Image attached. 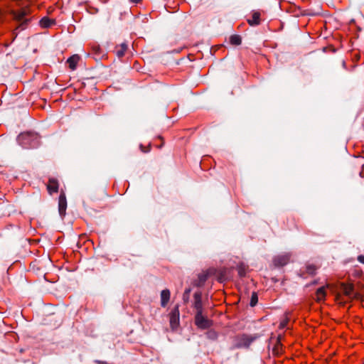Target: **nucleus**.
<instances>
[{"label":"nucleus","instance_id":"nucleus-22","mask_svg":"<svg viewBox=\"0 0 364 364\" xmlns=\"http://www.w3.org/2000/svg\"><path fill=\"white\" fill-rule=\"evenodd\" d=\"M208 279V275L206 274H200L198 275L199 282L203 284Z\"/></svg>","mask_w":364,"mask_h":364},{"label":"nucleus","instance_id":"nucleus-19","mask_svg":"<svg viewBox=\"0 0 364 364\" xmlns=\"http://www.w3.org/2000/svg\"><path fill=\"white\" fill-rule=\"evenodd\" d=\"M258 302V296L256 292H252L250 298V305L255 306Z\"/></svg>","mask_w":364,"mask_h":364},{"label":"nucleus","instance_id":"nucleus-31","mask_svg":"<svg viewBox=\"0 0 364 364\" xmlns=\"http://www.w3.org/2000/svg\"><path fill=\"white\" fill-rule=\"evenodd\" d=\"M362 168H363V171L364 170V165H363Z\"/></svg>","mask_w":364,"mask_h":364},{"label":"nucleus","instance_id":"nucleus-3","mask_svg":"<svg viewBox=\"0 0 364 364\" xmlns=\"http://www.w3.org/2000/svg\"><path fill=\"white\" fill-rule=\"evenodd\" d=\"M254 340L251 336L242 334L235 337L234 346L236 348H249Z\"/></svg>","mask_w":364,"mask_h":364},{"label":"nucleus","instance_id":"nucleus-5","mask_svg":"<svg viewBox=\"0 0 364 364\" xmlns=\"http://www.w3.org/2000/svg\"><path fill=\"white\" fill-rule=\"evenodd\" d=\"M179 309L176 306L169 314L170 326L173 331L176 330L179 325Z\"/></svg>","mask_w":364,"mask_h":364},{"label":"nucleus","instance_id":"nucleus-18","mask_svg":"<svg viewBox=\"0 0 364 364\" xmlns=\"http://www.w3.org/2000/svg\"><path fill=\"white\" fill-rule=\"evenodd\" d=\"M317 267L313 264H308L306 265V272L310 275H315Z\"/></svg>","mask_w":364,"mask_h":364},{"label":"nucleus","instance_id":"nucleus-26","mask_svg":"<svg viewBox=\"0 0 364 364\" xmlns=\"http://www.w3.org/2000/svg\"><path fill=\"white\" fill-rule=\"evenodd\" d=\"M358 261L361 263V264H364V255H360L359 256H358V258H357Z\"/></svg>","mask_w":364,"mask_h":364},{"label":"nucleus","instance_id":"nucleus-9","mask_svg":"<svg viewBox=\"0 0 364 364\" xmlns=\"http://www.w3.org/2000/svg\"><path fill=\"white\" fill-rule=\"evenodd\" d=\"M247 22L250 26H257L260 23V13L259 11H253L251 16L247 19Z\"/></svg>","mask_w":364,"mask_h":364},{"label":"nucleus","instance_id":"nucleus-12","mask_svg":"<svg viewBox=\"0 0 364 364\" xmlns=\"http://www.w3.org/2000/svg\"><path fill=\"white\" fill-rule=\"evenodd\" d=\"M39 24L42 28H49L55 24V20L51 19L48 16H45L41 19Z\"/></svg>","mask_w":364,"mask_h":364},{"label":"nucleus","instance_id":"nucleus-28","mask_svg":"<svg viewBox=\"0 0 364 364\" xmlns=\"http://www.w3.org/2000/svg\"><path fill=\"white\" fill-rule=\"evenodd\" d=\"M140 148H141V150L143 152H145V153H146V152H148V151H149V149H144V148H143V146H142V145H141V146H140Z\"/></svg>","mask_w":364,"mask_h":364},{"label":"nucleus","instance_id":"nucleus-10","mask_svg":"<svg viewBox=\"0 0 364 364\" xmlns=\"http://www.w3.org/2000/svg\"><path fill=\"white\" fill-rule=\"evenodd\" d=\"M170 291L168 289H165L161 292V306L166 307L170 299Z\"/></svg>","mask_w":364,"mask_h":364},{"label":"nucleus","instance_id":"nucleus-23","mask_svg":"<svg viewBox=\"0 0 364 364\" xmlns=\"http://www.w3.org/2000/svg\"><path fill=\"white\" fill-rule=\"evenodd\" d=\"M190 292H191V289H186L185 290L183 295V299L185 301L188 300Z\"/></svg>","mask_w":364,"mask_h":364},{"label":"nucleus","instance_id":"nucleus-30","mask_svg":"<svg viewBox=\"0 0 364 364\" xmlns=\"http://www.w3.org/2000/svg\"><path fill=\"white\" fill-rule=\"evenodd\" d=\"M48 182L52 183V182H57V181H55L54 179H49Z\"/></svg>","mask_w":364,"mask_h":364},{"label":"nucleus","instance_id":"nucleus-1","mask_svg":"<svg viewBox=\"0 0 364 364\" xmlns=\"http://www.w3.org/2000/svg\"><path fill=\"white\" fill-rule=\"evenodd\" d=\"M32 10L29 5L21 6L19 9L12 10L11 14L14 21L18 23V26L13 30V41L17 37L19 31L25 30L32 21Z\"/></svg>","mask_w":364,"mask_h":364},{"label":"nucleus","instance_id":"nucleus-13","mask_svg":"<svg viewBox=\"0 0 364 364\" xmlns=\"http://www.w3.org/2000/svg\"><path fill=\"white\" fill-rule=\"evenodd\" d=\"M326 288L325 287H319L316 291V300L317 301H321L325 299L326 297Z\"/></svg>","mask_w":364,"mask_h":364},{"label":"nucleus","instance_id":"nucleus-15","mask_svg":"<svg viewBox=\"0 0 364 364\" xmlns=\"http://www.w3.org/2000/svg\"><path fill=\"white\" fill-rule=\"evenodd\" d=\"M242 39L239 35H232L230 37V43L232 46H239L241 44Z\"/></svg>","mask_w":364,"mask_h":364},{"label":"nucleus","instance_id":"nucleus-25","mask_svg":"<svg viewBox=\"0 0 364 364\" xmlns=\"http://www.w3.org/2000/svg\"><path fill=\"white\" fill-rule=\"evenodd\" d=\"M287 323H288V318H285L283 321H282L280 322V325H279L280 328H283L286 327V326L287 325Z\"/></svg>","mask_w":364,"mask_h":364},{"label":"nucleus","instance_id":"nucleus-29","mask_svg":"<svg viewBox=\"0 0 364 364\" xmlns=\"http://www.w3.org/2000/svg\"><path fill=\"white\" fill-rule=\"evenodd\" d=\"M129 1H132V3L137 4V3L140 2L141 0H129Z\"/></svg>","mask_w":364,"mask_h":364},{"label":"nucleus","instance_id":"nucleus-2","mask_svg":"<svg viewBox=\"0 0 364 364\" xmlns=\"http://www.w3.org/2000/svg\"><path fill=\"white\" fill-rule=\"evenodd\" d=\"M17 141L23 148H36L40 144V136L37 133L26 132L18 136Z\"/></svg>","mask_w":364,"mask_h":364},{"label":"nucleus","instance_id":"nucleus-16","mask_svg":"<svg viewBox=\"0 0 364 364\" xmlns=\"http://www.w3.org/2000/svg\"><path fill=\"white\" fill-rule=\"evenodd\" d=\"M205 335H206L207 338L209 340H211V341H215L218 338V332L213 329H210V330L206 332Z\"/></svg>","mask_w":364,"mask_h":364},{"label":"nucleus","instance_id":"nucleus-20","mask_svg":"<svg viewBox=\"0 0 364 364\" xmlns=\"http://www.w3.org/2000/svg\"><path fill=\"white\" fill-rule=\"evenodd\" d=\"M237 272L240 277H243L246 274L245 267L241 265L237 267Z\"/></svg>","mask_w":364,"mask_h":364},{"label":"nucleus","instance_id":"nucleus-8","mask_svg":"<svg viewBox=\"0 0 364 364\" xmlns=\"http://www.w3.org/2000/svg\"><path fill=\"white\" fill-rule=\"evenodd\" d=\"M194 302L193 307L196 309V314H203V306L202 302V293L196 291L193 294Z\"/></svg>","mask_w":364,"mask_h":364},{"label":"nucleus","instance_id":"nucleus-11","mask_svg":"<svg viewBox=\"0 0 364 364\" xmlns=\"http://www.w3.org/2000/svg\"><path fill=\"white\" fill-rule=\"evenodd\" d=\"M80 59V56L77 54H75V55H72L71 57H70L67 60V63L69 65V68L72 70H75L76 69L77 65Z\"/></svg>","mask_w":364,"mask_h":364},{"label":"nucleus","instance_id":"nucleus-17","mask_svg":"<svg viewBox=\"0 0 364 364\" xmlns=\"http://www.w3.org/2000/svg\"><path fill=\"white\" fill-rule=\"evenodd\" d=\"M58 189V183H47V190L49 194L52 195L53 193H57Z\"/></svg>","mask_w":364,"mask_h":364},{"label":"nucleus","instance_id":"nucleus-27","mask_svg":"<svg viewBox=\"0 0 364 364\" xmlns=\"http://www.w3.org/2000/svg\"><path fill=\"white\" fill-rule=\"evenodd\" d=\"M95 362L97 363V364H109L106 361L98 360H95Z\"/></svg>","mask_w":364,"mask_h":364},{"label":"nucleus","instance_id":"nucleus-24","mask_svg":"<svg viewBox=\"0 0 364 364\" xmlns=\"http://www.w3.org/2000/svg\"><path fill=\"white\" fill-rule=\"evenodd\" d=\"M352 291H353V287H346V289H345V294L346 295H348V296H350Z\"/></svg>","mask_w":364,"mask_h":364},{"label":"nucleus","instance_id":"nucleus-14","mask_svg":"<svg viewBox=\"0 0 364 364\" xmlns=\"http://www.w3.org/2000/svg\"><path fill=\"white\" fill-rule=\"evenodd\" d=\"M127 50V45L122 43L119 47H117L116 54L119 58H122Z\"/></svg>","mask_w":364,"mask_h":364},{"label":"nucleus","instance_id":"nucleus-7","mask_svg":"<svg viewBox=\"0 0 364 364\" xmlns=\"http://www.w3.org/2000/svg\"><path fill=\"white\" fill-rule=\"evenodd\" d=\"M290 257L291 255L289 253H285L283 255L275 256L273 258L274 265L277 267H284L289 263Z\"/></svg>","mask_w":364,"mask_h":364},{"label":"nucleus","instance_id":"nucleus-21","mask_svg":"<svg viewBox=\"0 0 364 364\" xmlns=\"http://www.w3.org/2000/svg\"><path fill=\"white\" fill-rule=\"evenodd\" d=\"M92 50L93 53L97 55L101 54V48L98 45H93L92 46Z\"/></svg>","mask_w":364,"mask_h":364},{"label":"nucleus","instance_id":"nucleus-4","mask_svg":"<svg viewBox=\"0 0 364 364\" xmlns=\"http://www.w3.org/2000/svg\"><path fill=\"white\" fill-rule=\"evenodd\" d=\"M195 325L200 329H208L213 326V321L204 316L203 314H196L194 316Z\"/></svg>","mask_w":364,"mask_h":364},{"label":"nucleus","instance_id":"nucleus-6","mask_svg":"<svg viewBox=\"0 0 364 364\" xmlns=\"http://www.w3.org/2000/svg\"><path fill=\"white\" fill-rule=\"evenodd\" d=\"M67 199L65 191L62 189L58 198V213L63 218L66 215Z\"/></svg>","mask_w":364,"mask_h":364}]
</instances>
